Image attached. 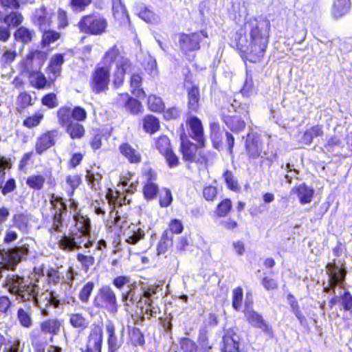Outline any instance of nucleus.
Listing matches in <instances>:
<instances>
[{
  "mask_svg": "<svg viewBox=\"0 0 352 352\" xmlns=\"http://www.w3.org/2000/svg\"><path fill=\"white\" fill-rule=\"evenodd\" d=\"M31 344L33 347L34 352H45L47 341L43 338L41 333L32 332L30 334Z\"/></svg>",
  "mask_w": 352,
  "mask_h": 352,
  "instance_id": "obj_50",
  "label": "nucleus"
},
{
  "mask_svg": "<svg viewBox=\"0 0 352 352\" xmlns=\"http://www.w3.org/2000/svg\"><path fill=\"white\" fill-rule=\"evenodd\" d=\"M62 321L56 318H47L40 323L41 332L49 333L51 336V342L53 340V337L60 333Z\"/></svg>",
  "mask_w": 352,
  "mask_h": 352,
  "instance_id": "obj_28",
  "label": "nucleus"
},
{
  "mask_svg": "<svg viewBox=\"0 0 352 352\" xmlns=\"http://www.w3.org/2000/svg\"><path fill=\"white\" fill-rule=\"evenodd\" d=\"M82 234L75 230H69L67 233L60 235L57 241L58 249L64 252H74L80 249L82 243Z\"/></svg>",
  "mask_w": 352,
  "mask_h": 352,
  "instance_id": "obj_15",
  "label": "nucleus"
},
{
  "mask_svg": "<svg viewBox=\"0 0 352 352\" xmlns=\"http://www.w3.org/2000/svg\"><path fill=\"white\" fill-rule=\"evenodd\" d=\"M209 137L212 146L217 150H220L223 146V141L221 126L218 121L210 122Z\"/></svg>",
  "mask_w": 352,
  "mask_h": 352,
  "instance_id": "obj_34",
  "label": "nucleus"
},
{
  "mask_svg": "<svg viewBox=\"0 0 352 352\" xmlns=\"http://www.w3.org/2000/svg\"><path fill=\"white\" fill-rule=\"evenodd\" d=\"M173 245V238L168 233V230H164L157 245V253L158 255L164 254Z\"/></svg>",
  "mask_w": 352,
  "mask_h": 352,
  "instance_id": "obj_47",
  "label": "nucleus"
},
{
  "mask_svg": "<svg viewBox=\"0 0 352 352\" xmlns=\"http://www.w3.org/2000/svg\"><path fill=\"white\" fill-rule=\"evenodd\" d=\"M44 119V114L38 111L32 115L27 116L23 121V126L28 129H33L39 126Z\"/></svg>",
  "mask_w": 352,
  "mask_h": 352,
  "instance_id": "obj_55",
  "label": "nucleus"
},
{
  "mask_svg": "<svg viewBox=\"0 0 352 352\" xmlns=\"http://www.w3.org/2000/svg\"><path fill=\"white\" fill-rule=\"evenodd\" d=\"M56 118L58 124L70 139L80 140L85 137V127L80 123L87 118V112L84 107L63 105L56 111Z\"/></svg>",
  "mask_w": 352,
  "mask_h": 352,
  "instance_id": "obj_3",
  "label": "nucleus"
},
{
  "mask_svg": "<svg viewBox=\"0 0 352 352\" xmlns=\"http://www.w3.org/2000/svg\"><path fill=\"white\" fill-rule=\"evenodd\" d=\"M65 182L69 186V190L67 192V195L71 198L73 197L75 190L82 184V177L78 174L68 175L65 177Z\"/></svg>",
  "mask_w": 352,
  "mask_h": 352,
  "instance_id": "obj_52",
  "label": "nucleus"
},
{
  "mask_svg": "<svg viewBox=\"0 0 352 352\" xmlns=\"http://www.w3.org/2000/svg\"><path fill=\"white\" fill-rule=\"evenodd\" d=\"M69 316V323L74 329L84 331L89 327V321L82 313H72Z\"/></svg>",
  "mask_w": 352,
  "mask_h": 352,
  "instance_id": "obj_41",
  "label": "nucleus"
},
{
  "mask_svg": "<svg viewBox=\"0 0 352 352\" xmlns=\"http://www.w3.org/2000/svg\"><path fill=\"white\" fill-rule=\"evenodd\" d=\"M179 140L180 144L179 151L184 162L190 164H207L210 154V152H208V154L199 153L198 155H197V150L204 148L207 143H205L203 146H200L199 142H196V144L191 142L188 139V135L185 130L184 123H182L179 126Z\"/></svg>",
  "mask_w": 352,
  "mask_h": 352,
  "instance_id": "obj_5",
  "label": "nucleus"
},
{
  "mask_svg": "<svg viewBox=\"0 0 352 352\" xmlns=\"http://www.w3.org/2000/svg\"><path fill=\"white\" fill-rule=\"evenodd\" d=\"M24 21L23 14L18 10L4 13L0 10V22H3L10 29L18 28Z\"/></svg>",
  "mask_w": 352,
  "mask_h": 352,
  "instance_id": "obj_25",
  "label": "nucleus"
},
{
  "mask_svg": "<svg viewBox=\"0 0 352 352\" xmlns=\"http://www.w3.org/2000/svg\"><path fill=\"white\" fill-rule=\"evenodd\" d=\"M50 203L51 208L54 210L53 213L67 214V204L60 196L52 193L50 196Z\"/></svg>",
  "mask_w": 352,
  "mask_h": 352,
  "instance_id": "obj_49",
  "label": "nucleus"
},
{
  "mask_svg": "<svg viewBox=\"0 0 352 352\" xmlns=\"http://www.w3.org/2000/svg\"><path fill=\"white\" fill-rule=\"evenodd\" d=\"M105 197L108 204L111 207L109 212L110 219L107 220V226L112 228L119 226V221L121 220L118 211L116 210V208L122 207L124 205L129 204L131 200L126 199L125 193L121 192L116 188H109L107 189Z\"/></svg>",
  "mask_w": 352,
  "mask_h": 352,
  "instance_id": "obj_10",
  "label": "nucleus"
},
{
  "mask_svg": "<svg viewBox=\"0 0 352 352\" xmlns=\"http://www.w3.org/2000/svg\"><path fill=\"white\" fill-rule=\"evenodd\" d=\"M75 220L81 225L80 228H76L75 230L80 232L82 236L89 235L91 230V221L89 218L87 216H83L80 214H78L75 217Z\"/></svg>",
  "mask_w": 352,
  "mask_h": 352,
  "instance_id": "obj_58",
  "label": "nucleus"
},
{
  "mask_svg": "<svg viewBox=\"0 0 352 352\" xmlns=\"http://www.w3.org/2000/svg\"><path fill=\"white\" fill-rule=\"evenodd\" d=\"M233 205L230 198L224 197L216 205L214 209V216L217 218H225L232 211Z\"/></svg>",
  "mask_w": 352,
  "mask_h": 352,
  "instance_id": "obj_38",
  "label": "nucleus"
},
{
  "mask_svg": "<svg viewBox=\"0 0 352 352\" xmlns=\"http://www.w3.org/2000/svg\"><path fill=\"white\" fill-rule=\"evenodd\" d=\"M159 192V186L155 182H145L142 186V194L147 201L155 199Z\"/></svg>",
  "mask_w": 352,
  "mask_h": 352,
  "instance_id": "obj_53",
  "label": "nucleus"
},
{
  "mask_svg": "<svg viewBox=\"0 0 352 352\" xmlns=\"http://www.w3.org/2000/svg\"><path fill=\"white\" fill-rule=\"evenodd\" d=\"M29 77L33 78V80L30 81L31 85L38 90L50 87L54 82V79L47 80L45 76L40 71L31 72Z\"/></svg>",
  "mask_w": 352,
  "mask_h": 352,
  "instance_id": "obj_36",
  "label": "nucleus"
},
{
  "mask_svg": "<svg viewBox=\"0 0 352 352\" xmlns=\"http://www.w3.org/2000/svg\"><path fill=\"white\" fill-rule=\"evenodd\" d=\"M249 323L256 328L261 329L264 332L271 335L273 333L272 327L267 324L261 314L254 310H248L245 314Z\"/></svg>",
  "mask_w": 352,
  "mask_h": 352,
  "instance_id": "obj_27",
  "label": "nucleus"
},
{
  "mask_svg": "<svg viewBox=\"0 0 352 352\" xmlns=\"http://www.w3.org/2000/svg\"><path fill=\"white\" fill-rule=\"evenodd\" d=\"M47 53L39 50H31L24 57L22 64L25 69H33L36 65L38 68H41L47 60Z\"/></svg>",
  "mask_w": 352,
  "mask_h": 352,
  "instance_id": "obj_22",
  "label": "nucleus"
},
{
  "mask_svg": "<svg viewBox=\"0 0 352 352\" xmlns=\"http://www.w3.org/2000/svg\"><path fill=\"white\" fill-rule=\"evenodd\" d=\"M325 269L329 278V283H331V287H336L345 280L346 270L344 267L338 266L335 261L327 263Z\"/></svg>",
  "mask_w": 352,
  "mask_h": 352,
  "instance_id": "obj_21",
  "label": "nucleus"
},
{
  "mask_svg": "<svg viewBox=\"0 0 352 352\" xmlns=\"http://www.w3.org/2000/svg\"><path fill=\"white\" fill-rule=\"evenodd\" d=\"M184 84L190 86L186 88V114L185 124L189 133L188 138H191L195 142H199L200 146L207 143L205 135L204 127L201 120L195 116L199 113L201 108V94L199 84H195L192 81V74L190 71L184 76Z\"/></svg>",
  "mask_w": 352,
  "mask_h": 352,
  "instance_id": "obj_2",
  "label": "nucleus"
},
{
  "mask_svg": "<svg viewBox=\"0 0 352 352\" xmlns=\"http://www.w3.org/2000/svg\"><path fill=\"white\" fill-rule=\"evenodd\" d=\"M38 285L36 284L34 285V293H33V298H32V296H30L29 300H27V301L32 302L34 305L36 307H38L41 309H47L50 307V297L52 293V291H50L47 289L44 292H42L40 295H38V292L37 289Z\"/></svg>",
  "mask_w": 352,
  "mask_h": 352,
  "instance_id": "obj_32",
  "label": "nucleus"
},
{
  "mask_svg": "<svg viewBox=\"0 0 352 352\" xmlns=\"http://www.w3.org/2000/svg\"><path fill=\"white\" fill-rule=\"evenodd\" d=\"M79 32L88 36H101L107 32L108 21L98 12L82 16L77 23Z\"/></svg>",
  "mask_w": 352,
  "mask_h": 352,
  "instance_id": "obj_7",
  "label": "nucleus"
},
{
  "mask_svg": "<svg viewBox=\"0 0 352 352\" xmlns=\"http://www.w3.org/2000/svg\"><path fill=\"white\" fill-rule=\"evenodd\" d=\"M12 223L18 230L26 232L29 228V217L23 212L14 214L12 217Z\"/></svg>",
  "mask_w": 352,
  "mask_h": 352,
  "instance_id": "obj_54",
  "label": "nucleus"
},
{
  "mask_svg": "<svg viewBox=\"0 0 352 352\" xmlns=\"http://www.w3.org/2000/svg\"><path fill=\"white\" fill-rule=\"evenodd\" d=\"M45 184V177L41 174H33L26 179L27 186L33 190H40Z\"/></svg>",
  "mask_w": 352,
  "mask_h": 352,
  "instance_id": "obj_51",
  "label": "nucleus"
},
{
  "mask_svg": "<svg viewBox=\"0 0 352 352\" xmlns=\"http://www.w3.org/2000/svg\"><path fill=\"white\" fill-rule=\"evenodd\" d=\"M76 256V260L80 263L82 268L85 271H88L95 263V257L91 254H85L82 252H78Z\"/></svg>",
  "mask_w": 352,
  "mask_h": 352,
  "instance_id": "obj_61",
  "label": "nucleus"
},
{
  "mask_svg": "<svg viewBox=\"0 0 352 352\" xmlns=\"http://www.w3.org/2000/svg\"><path fill=\"white\" fill-rule=\"evenodd\" d=\"M34 285L35 283H29L23 276L9 274L4 280L3 287L10 294L16 296L21 302H26L30 296L33 298Z\"/></svg>",
  "mask_w": 352,
  "mask_h": 352,
  "instance_id": "obj_6",
  "label": "nucleus"
},
{
  "mask_svg": "<svg viewBox=\"0 0 352 352\" xmlns=\"http://www.w3.org/2000/svg\"><path fill=\"white\" fill-rule=\"evenodd\" d=\"M113 104L116 108L124 109L126 113L133 116L142 114L144 110L142 102L128 92L118 94L114 99Z\"/></svg>",
  "mask_w": 352,
  "mask_h": 352,
  "instance_id": "obj_12",
  "label": "nucleus"
},
{
  "mask_svg": "<svg viewBox=\"0 0 352 352\" xmlns=\"http://www.w3.org/2000/svg\"><path fill=\"white\" fill-rule=\"evenodd\" d=\"M121 155L132 164H138L142 162L141 153L135 150L129 143L123 142L119 146Z\"/></svg>",
  "mask_w": 352,
  "mask_h": 352,
  "instance_id": "obj_26",
  "label": "nucleus"
},
{
  "mask_svg": "<svg viewBox=\"0 0 352 352\" xmlns=\"http://www.w3.org/2000/svg\"><path fill=\"white\" fill-rule=\"evenodd\" d=\"M111 72V64H106L101 61L96 65L91 73L89 81V85L92 93L100 94L109 90Z\"/></svg>",
  "mask_w": 352,
  "mask_h": 352,
  "instance_id": "obj_9",
  "label": "nucleus"
},
{
  "mask_svg": "<svg viewBox=\"0 0 352 352\" xmlns=\"http://www.w3.org/2000/svg\"><path fill=\"white\" fill-rule=\"evenodd\" d=\"M34 104L32 96L27 91H23L19 94L16 99V109L17 113H22L23 111Z\"/></svg>",
  "mask_w": 352,
  "mask_h": 352,
  "instance_id": "obj_46",
  "label": "nucleus"
},
{
  "mask_svg": "<svg viewBox=\"0 0 352 352\" xmlns=\"http://www.w3.org/2000/svg\"><path fill=\"white\" fill-rule=\"evenodd\" d=\"M17 57V52L14 49H6L0 58L2 67L10 66Z\"/></svg>",
  "mask_w": 352,
  "mask_h": 352,
  "instance_id": "obj_63",
  "label": "nucleus"
},
{
  "mask_svg": "<svg viewBox=\"0 0 352 352\" xmlns=\"http://www.w3.org/2000/svg\"><path fill=\"white\" fill-rule=\"evenodd\" d=\"M92 304L94 308L111 315H116L118 312L119 304L116 294L109 285H103L98 288L94 296Z\"/></svg>",
  "mask_w": 352,
  "mask_h": 352,
  "instance_id": "obj_8",
  "label": "nucleus"
},
{
  "mask_svg": "<svg viewBox=\"0 0 352 352\" xmlns=\"http://www.w3.org/2000/svg\"><path fill=\"white\" fill-rule=\"evenodd\" d=\"M95 287L93 281L86 283L78 293V299L83 303H87Z\"/></svg>",
  "mask_w": 352,
  "mask_h": 352,
  "instance_id": "obj_59",
  "label": "nucleus"
},
{
  "mask_svg": "<svg viewBox=\"0 0 352 352\" xmlns=\"http://www.w3.org/2000/svg\"><path fill=\"white\" fill-rule=\"evenodd\" d=\"M324 135V130L322 125L316 124L305 130L300 139L302 144L309 146L314 140V138L322 137Z\"/></svg>",
  "mask_w": 352,
  "mask_h": 352,
  "instance_id": "obj_37",
  "label": "nucleus"
},
{
  "mask_svg": "<svg viewBox=\"0 0 352 352\" xmlns=\"http://www.w3.org/2000/svg\"><path fill=\"white\" fill-rule=\"evenodd\" d=\"M222 178L223 179L226 188L229 190L236 193L241 192V187L236 177L232 170L228 169L225 170L222 174Z\"/></svg>",
  "mask_w": 352,
  "mask_h": 352,
  "instance_id": "obj_43",
  "label": "nucleus"
},
{
  "mask_svg": "<svg viewBox=\"0 0 352 352\" xmlns=\"http://www.w3.org/2000/svg\"><path fill=\"white\" fill-rule=\"evenodd\" d=\"M103 344V323H94L86 338L85 344L79 352H102Z\"/></svg>",
  "mask_w": 352,
  "mask_h": 352,
  "instance_id": "obj_13",
  "label": "nucleus"
},
{
  "mask_svg": "<svg viewBox=\"0 0 352 352\" xmlns=\"http://www.w3.org/2000/svg\"><path fill=\"white\" fill-rule=\"evenodd\" d=\"M146 104L148 111L159 114L163 112L166 106L163 99L154 94H151L147 96Z\"/></svg>",
  "mask_w": 352,
  "mask_h": 352,
  "instance_id": "obj_40",
  "label": "nucleus"
},
{
  "mask_svg": "<svg viewBox=\"0 0 352 352\" xmlns=\"http://www.w3.org/2000/svg\"><path fill=\"white\" fill-rule=\"evenodd\" d=\"M134 67L130 58L125 56H122L115 65V68L124 75L131 72L134 69Z\"/></svg>",
  "mask_w": 352,
  "mask_h": 352,
  "instance_id": "obj_57",
  "label": "nucleus"
},
{
  "mask_svg": "<svg viewBox=\"0 0 352 352\" xmlns=\"http://www.w3.org/2000/svg\"><path fill=\"white\" fill-rule=\"evenodd\" d=\"M197 352H212L213 344L210 341L206 329H200L197 338Z\"/></svg>",
  "mask_w": 352,
  "mask_h": 352,
  "instance_id": "obj_45",
  "label": "nucleus"
},
{
  "mask_svg": "<svg viewBox=\"0 0 352 352\" xmlns=\"http://www.w3.org/2000/svg\"><path fill=\"white\" fill-rule=\"evenodd\" d=\"M154 146L161 155L173 148L170 139L164 134L160 135L155 139Z\"/></svg>",
  "mask_w": 352,
  "mask_h": 352,
  "instance_id": "obj_48",
  "label": "nucleus"
},
{
  "mask_svg": "<svg viewBox=\"0 0 352 352\" xmlns=\"http://www.w3.org/2000/svg\"><path fill=\"white\" fill-rule=\"evenodd\" d=\"M41 34L40 45L42 48L48 47L51 44L56 43L61 38L60 32L50 28L39 30Z\"/></svg>",
  "mask_w": 352,
  "mask_h": 352,
  "instance_id": "obj_35",
  "label": "nucleus"
},
{
  "mask_svg": "<svg viewBox=\"0 0 352 352\" xmlns=\"http://www.w3.org/2000/svg\"><path fill=\"white\" fill-rule=\"evenodd\" d=\"M271 23L263 16L251 17L232 33L230 45L238 52L243 61L256 64L265 55L270 38Z\"/></svg>",
  "mask_w": 352,
  "mask_h": 352,
  "instance_id": "obj_1",
  "label": "nucleus"
},
{
  "mask_svg": "<svg viewBox=\"0 0 352 352\" xmlns=\"http://www.w3.org/2000/svg\"><path fill=\"white\" fill-rule=\"evenodd\" d=\"M240 340L238 328H228L222 337L220 352H246L240 349Z\"/></svg>",
  "mask_w": 352,
  "mask_h": 352,
  "instance_id": "obj_18",
  "label": "nucleus"
},
{
  "mask_svg": "<svg viewBox=\"0 0 352 352\" xmlns=\"http://www.w3.org/2000/svg\"><path fill=\"white\" fill-rule=\"evenodd\" d=\"M118 227H120V232L125 237V242L128 244L135 245L145 236V233L142 228L134 223L127 225L123 230H122V225L119 224Z\"/></svg>",
  "mask_w": 352,
  "mask_h": 352,
  "instance_id": "obj_23",
  "label": "nucleus"
},
{
  "mask_svg": "<svg viewBox=\"0 0 352 352\" xmlns=\"http://www.w3.org/2000/svg\"><path fill=\"white\" fill-rule=\"evenodd\" d=\"M142 127L146 133L151 135L160 130L161 122L157 116L148 113L142 118Z\"/></svg>",
  "mask_w": 352,
  "mask_h": 352,
  "instance_id": "obj_29",
  "label": "nucleus"
},
{
  "mask_svg": "<svg viewBox=\"0 0 352 352\" xmlns=\"http://www.w3.org/2000/svg\"><path fill=\"white\" fill-rule=\"evenodd\" d=\"M30 21L38 31L50 28L53 24V14L43 4L34 10L30 16Z\"/></svg>",
  "mask_w": 352,
  "mask_h": 352,
  "instance_id": "obj_19",
  "label": "nucleus"
},
{
  "mask_svg": "<svg viewBox=\"0 0 352 352\" xmlns=\"http://www.w3.org/2000/svg\"><path fill=\"white\" fill-rule=\"evenodd\" d=\"M29 253V245L23 244L8 250L3 254V261L6 270H14L16 266L21 263Z\"/></svg>",
  "mask_w": 352,
  "mask_h": 352,
  "instance_id": "obj_16",
  "label": "nucleus"
},
{
  "mask_svg": "<svg viewBox=\"0 0 352 352\" xmlns=\"http://www.w3.org/2000/svg\"><path fill=\"white\" fill-rule=\"evenodd\" d=\"M45 276L49 285H72L74 279V270L73 267H69L64 275L58 267L50 266L46 270Z\"/></svg>",
  "mask_w": 352,
  "mask_h": 352,
  "instance_id": "obj_17",
  "label": "nucleus"
},
{
  "mask_svg": "<svg viewBox=\"0 0 352 352\" xmlns=\"http://www.w3.org/2000/svg\"><path fill=\"white\" fill-rule=\"evenodd\" d=\"M245 150L248 158L256 160L260 157L263 151L261 135L256 132L248 133L245 141Z\"/></svg>",
  "mask_w": 352,
  "mask_h": 352,
  "instance_id": "obj_20",
  "label": "nucleus"
},
{
  "mask_svg": "<svg viewBox=\"0 0 352 352\" xmlns=\"http://www.w3.org/2000/svg\"><path fill=\"white\" fill-rule=\"evenodd\" d=\"M208 37V33L205 30L179 33L178 39L179 50L184 56H187L190 52L199 50L203 38Z\"/></svg>",
  "mask_w": 352,
  "mask_h": 352,
  "instance_id": "obj_11",
  "label": "nucleus"
},
{
  "mask_svg": "<svg viewBox=\"0 0 352 352\" xmlns=\"http://www.w3.org/2000/svg\"><path fill=\"white\" fill-rule=\"evenodd\" d=\"M85 180L89 188L93 190H97L100 188L101 177L91 169L86 170Z\"/></svg>",
  "mask_w": 352,
  "mask_h": 352,
  "instance_id": "obj_56",
  "label": "nucleus"
},
{
  "mask_svg": "<svg viewBox=\"0 0 352 352\" xmlns=\"http://www.w3.org/2000/svg\"><path fill=\"white\" fill-rule=\"evenodd\" d=\"M243 89L241 90V95L236 94L231 103L234 115L221 114V120L227 127L234 133H240L246 127V122L241 117L246 120H250V104L244 98Z\"/></svg>",
  "mask_w": 352,
  "mask_h": 352,
  "instance_id": "obj_4",
  "label": "nucleus"
},
{
  "mask_svg": "<svg viewBox=\"0 0 352 352\" xmlns=\"http://www.w3.org/2000/svg\"><path fill=\"white\" fill-rule=\"evenodd\" d=\"M143 78L140 73H133L129 78L130 91L137 98H144L146 96L144 89L142 87Z\"/></svg>",
  "mask_w": 352,
  "mask_h": 352,
  "instance_id": "obj_31",
  "label": "nucleus"
},
{
  "mask_svg": "<svg viewBox=\"0 0 352 352\" xmlns=\"http://www.w3.org/2000/svg\"><path fill=\"white\" fill-rule=\"evenodd\" d=\"M13 36L16 42L21 43L23 45H28L34 41L36 34L33 29L21 25L14 32Z\"/></svg>",
  "mask_w": 352,
  "mask_h": 352,
  "instance_id": "obj_30",
  "label": "nucleus"
},
{
  "mask_svg": "<svg viewBox=\"0 0 352 352\" xmlns=\"http://www.w3.org/2000/svg\"><path fill=\"white\" fill-rule=\"evenodd\" d=\"M351 0H335L332 6L331 14L335 19H340L351 10Z\"/></svg>",
  "mask_w": 352,
  "mask_h": 352,
  "instance_id": "obj_39",
  "label": "nucleus"
},
{
  "mask_svg": "<svg viewBox=\"0 0 352 352\" xmlns=\"http://www.w3.org/2000/svg\"><path fill=\"white\" fill-rule=\"evenodd\" d=\"M179 345L183 352H197V343L188 337H182L178 340Z\"/></svg>",
  "mask_w": 352,
  "mask_h": 352,
  "instance_id": "obj_64",
  "label": "nucleus"
},
{
  "mask_svg": "<svg viewBox=\"0 0 352 352\" xmlns=\"http://www.w3.org/2000/svg\"><path fill=\"white\" fill-rule=\"evenodd\" d=\"M2 352H23V346L21 345V341L18 338H10L7 339L0 333V351Z\"/></svg>",
  "mask_w": 352,
  "mask_h": 352,
  "instance_id": "obj_33",
  "label": "nucleus"
},
{
  "mask_svg": "<svg viewBox=\"0 0 352 352\" xmlns=\"http://www.w3.org/2000/svg\"><path fill=\"white\" fill-rule=\"evenodd\" d=\"M16 318L20 325L25 329L32 326L31 307L25 305V307H19L16 311Z\"/></svg>",
  "mask_w": 352,
  "mask_h": 352,
  "instance_id": "obj_42",
  "label": "nucleus"
},
{
  "mask_svg": "<svg viewBox=\"0 0 352 352\" xmlns=\"http://www.w3.org/2000/svg\"><path fill=\"white\" fill-rule=\"evenodd\" d=\"M60 136L58 129H52L40 133L36 139L34 144L35 153L42 155L47 150L54 147Z\"/></svg>",
  "mask_w": 352,
  "mask_h": 352,
  "instance_id": "obj_14",
  "label": "nucleus"
},
{
  "mask_svg": "<svg viewBox=\"0 0 352 352\" xmlns=\"http://www.w3.org/2000/svg\"><path fill=\"white\" fill-rule=\"evenodd\" d=\"M291 193L295 194L299 200V202L304 205L309 204L314 195V189L307 186L305 183L295 185L291 190Z\"/></svg>",
  "mask_w": 352,
  "mask_h": 352,
  "instance_id": "obj_24",
  "label": "nucleus"
},
{
  "mask_svg": "<svg viewBox=\"0 0 352 352\" xmlns=\"http://www.w3.org/2000/svg\"><path fill=\"white\" fill-rule=\"evenodd\" d=\"M128 342L133 346L144 347L145 346V336L140 328L133 327L129 329Z\"/></svg>",
  "mask_w": 352,
  "mask_h": 352,
  "instance_id": "obj_44",
  "label": "nucleus"
},
{
  "mask_svg": "<svg viewBox=\"0 0 352 352\" xmlns=\"http://www.w3.org/2000/svg\"><path fill=\"white\" fill-rule=\"evenodd\" d=\"M121 55V52L118 46L115 44L109 47L104 54L102 60H107L109 61L108 64H111L116 62Z\"/></svg>",
  "mask_w": 352,
  "mask_h": 352,
  "instance_id": "obj_62",
  "label": "nucleus"
},
{
  "mask_svg": "<svg viewBox=\"0 0 352 352\" xmlns=\"http://www.w3.org/2000/svg\"><path fill=\"white\" fill-rule=\"evenodd\" d=\"M160 114L166 121L179 120L182 115L181 109L177 106H172L168 108H164L163 112Z\"/></svg>",
  "mask_w": 352,
  "mask_h": 352,
  "instance_id": "obj_60",
  "label": "nucleus"
}]
</instances>
